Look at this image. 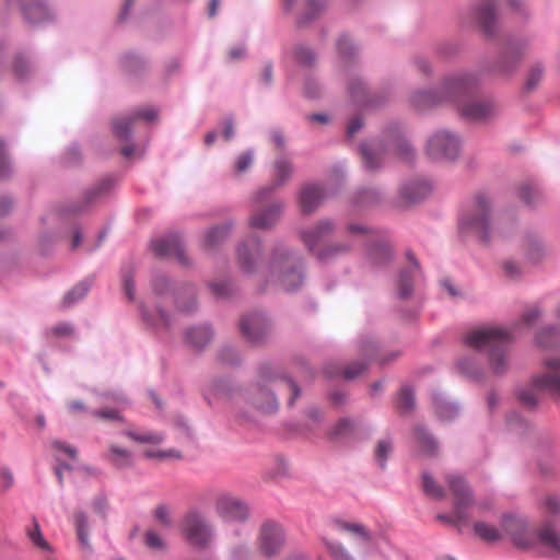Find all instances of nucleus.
Masks as SVG:
<instances>
[{"mask_svg":"<svg viewBox=\"0 0 560 560\" xmlns=\"http://www.w3.org/2000/svg\"><path fill=\"white\" fill-rule=\"evenodd\" d=\"M477 81L470 74H459L447 79L443 84V93L446 98L459 104L462 116L472 121H482L492 117L495 105L490 101L467 100L476 90Z\"/></svg>","mask_w":560,"mask_h":560,"instance_id":"1","label":"nucleus"},{"mask_svg":"<svg viewBox=\"0 0 560 560\" xmlns=\"http://www.w3.org/2000/svg\"><path fill=\"white\" fill-rule=\"evenodd\" d=\"M512 339L509 330L498 326H482L465 336V343L477 351L487 352L493 373L506 370V347Z\"/></svg>","mask_w":560,"mask_h":560,"instance_id":"2","label":"nucleus"},{"mask_svg":"<svg viewBox=\"0 0 560 560\" xmlns=\"http://www.w3.org/2000/svg\"><path fill=\"white\" fill-rule=\"evenodd\" d=\"M548 393L560 398V357H549L542 361V370L535 374L527 387L520 389L522 405L533 408L538 402V394Z\"/></svg>","mask_w":560,"mask_h":560,"instance_id":"3","label":"nucleus"},{"mask_svg":"<svg viewBox=\"0 0 560 560\" xmlns=\"http://www.w3.org/2000/svg\"><path fill=\"white\" fill-rule=\"evenodd\" d=\"M460 230L474 233L482 241H488L492 231L491 200L485 192H478L470 208L459 221Z\"/></svg>","mask_w":560,"mask_h":560,"instance_id":"4","label":"nucleus"},{"mask_svg":"<svg viewBox=\"0 0 560 560\" xmlns=\"http://www.w3.org/2000/svg\"><path fill=\"white\" fill-rule=\"evenodd\" d=\"M179 529L185 540L199 549L208 548L214 537L212 525L198 511L187 512L180 520Z\"/></svg>","mask_w":560,"mask_h":560,"instance_id":"5","label":"nucleus"},{"mask_svg":"<svg viewBox=\"0 0 560 560\" xmlns=\"http://www.w3.org/2000/svg\"><path fill=\"white\" fill-rule=\"evenodd\" d=\"M334 224L328 220H323L318 224L310 230L302 233V240L305 246L312 253H315L320 260H328L335 256L347 252L350 246L347 244H336L328 247L322 245L326 238L332 233Z\"/></svg>","mask_w":560,"mask_h":560,"instance_id":"6","label":"nucleus"},{"mask_svg":"<svg viewBox=\"0 0 560 560\" xmlns=\"http://www.w3.org/2000/svg\"><path fill=\"white\" fill-rule=\"evenodd\" d=\"M447 483L454 498V511L452 515L440 514L438 518L451 524L465 522L467 520L466 510L474 503L470 489L465 480L456 475H450Z\"/></svg>","mask_w":560,"mask_h":560,"instance_id":"7","label":"nucleus"},{"mask_svg":"<svg viewBox=\"0 0 560 560\" xmlns=\"http://www.w3.org/2000/svg\"><path fill=\"white\" fill-rule=\"evenodd\" d=\"M270 271L272 276L277 273L280 284L287 291L295 290L303 280L302 273L293 268L290 254L283 248L275 250L271 258Z\"/></svg>","mask_w":560,"mask_h":560,"instance_id":"8","label":"nucleus"},{"mask_svg":"<svg viewBox=\"0 0 560 560\" xmlns=\"http://www.w3.org/2000/svg\"><path fill=\"white\" fill-rule=\"evenodd\" d=\"M285 536L282 526L275 522H265L257 538L258 551L262 557L273 558L284 546Z\"/></svg>","mask_w":560,"mask_h":560,"instance_id":"9","label":"nucleus"},{"mask_svg":"<svg viewBox=\"0 0 560 560\" xmlns=\"http://www.w3.org/2000/svg\"><path fill=\"white\" fill-rule=\"evenodd\" d=\"M217 515L225 522H245L249 515L248 506L237 497L220 493L214 500Z\"/></svg>","mask_w":560,"mask_h":560,"instance_id":"10","label":"nucleus"},{"mask_svg":"<svg viewBox=\"0 0 560 560\" xmlns=\"http://www.w3.org/2000/svg\"><path fill=\"white\" fill-rule=\"evenodd\" d=\"M502 533L508 535L518 548L530 549L536 544L534 532L529 530L523 517L505 516L502 521Z\"/></svg>","mask_w":560,"mask_h":560,"instance_id":"11","label":"nucleus"},{"mask_svg":"<svg viewBox=\"0 0 560 560\" xmlns=\"http://www.w3.org/2000/svg\"><path fill=\"white\" fill-rule=\"evenodd\" d=\"M427 152L433 160H453L458 155L459 140L447 131H439L430 138Z\"/></svg>","mask_w":560,"mask_h":560,"instance_id":"12","label":"nucleus"},{"mask_svg":"<svg viewBox=\"0 0 560 560\" xmlns=\"http://www.w3.org/2000/svg\"><path fill=\"white\" fill-rule=\"evenodd\" d=\"M534 535L536 538L534 548H539L549 558L560 559V534L553 524H542Z\"/></svg>","mask_w":560,"mask_h":560,"instance_id":"13","label":"nucleus"},{"mask_svg":"<svg viewBox=\"0 0 560 560\" xmlns=\"http://www.w3.org/2000/svg\"><path fill=\"white\" fill-rule=\"evenodd\" d=\"M268 322L261 314L255 313L241 320L243 336L252 343H259L268 332Z\"/></svg>","mask_w":560,"mask_h":560,"instance_id":"14","label":"nucleus"},{"mask_svg":"<svg viewBox=\"0 0 560 560\" xmlns=\"http://www.w3.org/2000/svg\"><path fill=\"white\" fill-rule=\"evenodd\" d=\"M155 117H156V112L151 107L136 110L135 113H132L131 115H128V116L117 117L113 121L114 133L119 139L125 140L131 133V126L137 119L141 118V119L151 121V120L155 119Z\"/></svg>","mask_w":560,"mask_h":560,"instance_id":"15","label":"nucleus"},{"mask_svg":"<svg viewBox=\"0 0 560 560\" xmlns=\"http://www.w3.org/2000/svg\"><path fill=\"white\" fill-rule=\"evenodd\" d=\"M151 247L158 257H175L182 264L187 262L184 247L177 235H168L166 237L153 241Z\"/></svg>","mask_w":560,"mask_h":560,"instance_id":"16","label":"nucleus"},{"mask_svg":"<svg viewBox=\"0 0 560 560\" xmlns=\"http://www.w3.org/2000/svg\"><path fill=\"white\" fill-rule=\"evenodd\" d=\"M292 172H293V168L289 161H287L285 159H278L275 162L273 184L271 186L259 189L254 197L255 202L261 203L262 201H265L269 197V195L272 192L273 189H276L277 187H280L287 183V180L292 175Z\"/></svg>","mask_w":560,"mask_h":560,"instance_id":"17","label":"nucleus"},{"mask_svg":"<svg viewBox=\"0 0 560 560\" xmlns=\"http://www.w3.org/2000/svg\"><path fill=\"white\" fill-rule=\"evenodd\" d=\"M282 209L283 205L280 201H275L266 208L257 209L250 217V226L256 229H270L278 222Z\"/></svg>","mask_w":560,"mask_h":560,"instance_id":"18","label":"nucleus"},{"mask_svg":"<svg viewBox=\"0 0 560 560\" xmlns=\"http://www.w3.org/2000/svg\"><path fill=\"white\" fill-rule=\"evenodd\" d=\"M325 191L317 185H306L301 189L299 202L303 213H311L324 201Z\"/></svg>","mask_w":560,"mask_h":560,"instance_id":"19","label":"nucleus"},{"mask_svg":"<svg viewBox=\"0 0 560 560\" xmlns=\"http://www.w3.org/2000/svg\"><path fill=\"white\" fill-rule=\"evenodd\" d=\"M477 20L483 32L491 36L495 31V4L492 0H483L477 8Z\"/></svg>","mask_w":560,"mask_h":560,"instance_id":"20","label":"nucleus"},{"mask_svg":"<svg viewBox=\"0 0 560 560\" xmlns=\"http://www.w3.org/2000/svg\"><path fill=\"white\" fill-rule=\"evenodd\" d=\"M260 252V245L254 241L250 243V245L244 244L238 247V264L245 272L254 271L256 260L259 257Z\"/></svg>","mask_w":560,"mask_h":560,"instance_id":"21","label":"nucleus"},{"mask_svg":"<svg viewBox=\"0 0 560 560\" xmlns=\"http://www.w3.org/2000/svg\"><path fill=\"white\" fill-rule=\"evenodd\" d=\"M360 153L364 166L370 170H376L380 166L381 155L384 153V147L381 143H363L360 147Z\"/></svg>","mask_w":560,"mask_h":560,"instance_id":"22","label":"nucleus"},{"mask_svg":"<svg viewBox=\"0 0 560 560\" xmlns=\"http://www.w3.org/2000/svg\"><path fill=\"white\" fill-rule=\"evenodd\" d=\"M408 259L410 261V267L404 271H401L398 280V295L400 299H407L410 296L412 292V273L417 270L418 264L413 257V255L408 254Z\"/></svg>","mask_w":560,"mask_h":560,"instance_id":"23","label":"nucleus"},{"mask_svg":"<svg viewBox=\"0 0 560 560\" xmlns=\"http://www.w3.org/2000/svg\"><path fill=\"white\" fill-rule=\"evenodd\" d=\"M253 400L256 407L262 410L264 412H273L278 407L277 400L272 392L265 388L264 386L257 387Z\"/></svg>","mask_w":560,"mask_h":560,"instance_id":"24","label":"nucleus"},{"mask_svg":"<svg viewBox=\"0 0 560 560\" xmlns=\"http://www.w3.org/2000/svg\"><path fill=\"white\" fill-rule=\"evenodd\" d=\"M334 526L339 532H346L353 536H357L360 540L365 544L371 541V534L365 529V527L359 523H350L346 521L337 520L334 522Z\"/></svg>","mask_w":560,"mask_h":560,"instance_id":"25","label":"nucleus"},{"mask_svg":"<svg viewBox=\"0 0 560 560\" xmlns=\"http://www.w3.org/2000/svg\"><path fill=\"white\" fill-rule=\"evenodd\" d=\"M211 336L210 328L201 326L189 329L186 334V340L191 347L201 349L210 341Z\"/></svg>","mask_w":560,"mask_h":560,"instance_id":"26","label":"nucleus"},{"mask_svg":"<svg viewBox=\"0 0 560 560\" xmlns=\"http://www.w3.org/2000/svg\"><path fill=\"white\" fill-rule=\"evenodd\" d=\"M24 14L32 23H38L48 20L50 13L46 5L40 1H32L23 7Z\"/></svg>","mask_w":560,"mask_h":560,"instance_id":"27","label":"nucleus"},{"mask_svg":"<svg viewBox=\"0 0 560 560\" xmlns=\"http://www.w3.org/2000/svg\"><path fill=\"white\" fill-rule=\"evenodd\" d=\"M431 191V186L428 182H417L410 184L402 189V196L410 202H417L424 198Z\"/></svg>","mask_w":560,"mask_h":560,"instance_id":"28","label":"nucleus"},{"mask_svg":"<svg viewBox=\"0 0 560 560\" xmlns=\"http://www.w3.org/2000/svg\"><path fill=\"white\" fill-rule=\"evenodd\" d=\"M74 525L81 549L86 553L91 552V545L88 537V520L84 513L78 512L74 515Z\"/></svg>","mask_w":560,"mask_h":560,"instance_id":"29","label":"nucleus"},{"mask_svg":"<svg viewBox=\"0 0 560 560\" xmlns=\"http://www.w3.org/2000/svg\"><path fill=\"white\" fill-rule=\"evenodd\" d=\"M474 530L480 539L488 542L499 541L503 537L502 529H498L495 526L483 522L476 523Z\"/></svg>","mask_w":560,"mask_h":560,"instance_id":"30","label":"nucleus"},{"mask_svg":"<svg viewBox=\"0 0 560 560\" xmlns=\"http://www.w3.org/2000/svg\"><path fill=\"white\" fill-rule=\"evenodd\" d=\"M518 196L527 205H536L542 199L541 190L532 182H525L520 185Z\"/></svg>","mask_w":560,"mask_h":560,"instance_id":"31","label":"nucleus"},{"mask_svg":"<svg viewBox=\"0 0 560 560\" xmlns=\"http://www.w3.org/2000/svg\"><path fill=\"white\" fill-rule=\"evenodd\" d=\"M434 410L442 421H451L458 415V408L442 397L434 398Z\"/></svg>","mask_w":560,"mask_h":560,"instance_id":"32","label":"nucleus"},{"mask_svg":"<svg viewBox=\"0 0 560 560\" xmlns=\"http://www.w3.org/2000/svg\"><path fill=\"white\" fill-rule=\"evenodd\" d=\"M230 232L229 225L215 226L211 229L205 236L203 245L208 249L215 248L221 242L225 240Z\"/></svg>","mask_w":560,"mask_h":560,"instance_id":"33","label":"nucleus"},{"mask_svg":"<svg viewBox=\"0 0 560 560\" xmlns=\"http://www.w3.org/2000/svg\"><path fill=\"white\" fill-rule=\"evenodd\" d=\"M108 459L113 465L117 467H126L131 464L132 454L126 448L119 447L117 445H110Z\"/></svg>","mask_w":560,"mask_h":560,"instance_id":"34","label":"nucleus"},{"mask_svg":"<svg viewBox=\"0 0 560 560\" xmlns=\"http://www.w3.org/2000/svg\"><path fill=\"white\" fill-rule=\"evenodd\" d=\"M536 342L542 349L560 348V337L553 328L541 330L536 338Z\"/></svg>","mask_w":560,"mask_h":560,"instance_id":"35","label":"nucleus"},{"mask_svg":"<svg viewBox=\"0 0 560 560\" xmlns=\"http://www.w3.org/2000/svg\"><path fill=\"white\" fill-rule=\"evenodd\" d=\"M90 289V284L85 281L78 283L74 285L63 298L62 306L69 307L83 299Z\"/></svg>","mask_w":560,"mask_h":560,"instance_id":"36","label":"nucleus"},{"mask_svg":"<svg viewBox=\"0 0 560 560\" xmlns=\"http://www.w3.org/2000/svg\"><path fill=\"white\" fill-rule=\"evenodd\" d=\"M416 439L419 444L420 451L427 455H434L438 445L435 441L422 428H416Z\"/></svg>","mask_w":560,"mask_h":560,"instance_id":"37","label":"nucleus"},{"mask_svg":"<svg viewBox=\"0 0 560 560\" xmlns=\"http://www.w3.org/2000/svg\"><path fill=\"white\" fill-rule=\"evenodd\" d=\"M411 102L417 109L422 110L438 104L440 100L436 97L434 92L422 91L416 93L412 96Z\"/></svg>","mask_w":560,"mask_h":560,"instance_id":"38","label":"nucleus"},{"mask_svg":"<svg viewBox=\"0 0 560 560\" xmlns=\"http://www.w3.org/2000/svg\"><path fill=\"white\" fill-rule=\"evenodd\" d=\"M422 489L427 495L436 500L444 498L445 494L444 489L429 474L422 475Z\"/></svg>","mask_w":560,"mask_h":560,"instance_id":"39","label":"nucleus"},{"mask_svg":"<svg viewBox=\"0 0 560 560\" xmlns=\"http://www.w3.org/2000/svg\"><path fill=\"white\" fill-rule=\"evenodd\" d=\"M324 542H325V546H326L327 550L329 551L330 556L335 560H354V558L343 547L342 544L335 541V540H328V539H324Z\"/></svg>","mask_w":560,"mask_h":560,"instance_id":"40","label":"nucleus"},{"mask_svg":"<svg viewBox=\"0 0 560 560\" xmlns=\"http://www.w3.org/2000/svg\"><path fill=\"white\" fill-rule=\"evenodd\" d=\"M126 435L136 442L150 444H160L164 439L163 435L153 432L137 433L127 431Z\"/></svg>","mask_w":560,"mask_h":560,"instance_id":"41","label":"nucleus"},{"mask_svg":"<svg viewBox=\"0 0 560 560\" xmlns=\"http://www.w3.org/2000/svg\"><path fill=\"white\" fill-rule=\"evenodd\" d=\"M413 392L409 387H402L397 399V407L402 412H408L413 408Z\"/></svg>","mask_w":560,"mask_h":560,"instance_id":"42","label":"nucleus"},{"mask_svg":"<svg viewBox=\"0 0 560 560\" xmlns=\"http://www.w3.org/2000/svg\"><path fill=\"white\" fill-rule=\"evenodd\" d=\"M541 509L548 515L560 514V498L553 494L546 495L541 502Z\"/></svg>","mask_w":560,"mask_h":560,"instance_id":"43","label":"nucleus"},{"mask_svg":"<svg viewBox=\"0 0 560 560\" xmlns=\"http://www.w3.org/2000/svg\"><path fill=\"white\" fill-rule=\"evenodd\" d=\"M354 423L348 419L340 420L331 430L334 438H346L353 432Z\"/></svg>","mask_w":560,"mask_h":560,"instance_id":"44","label":"nucleus"},{"mask_svg":"<svg viewBox=\"0 0 560 560\" xmlns=\"http://www.w3.org/2000/svg\"><path fill=\"white\" fill-rule=\"evenodd\" d=\"M392 451V444L389 441L383 440L380 441L375 448V459L378 462V465L384 468L385 462L387 459L388 454Z\"/></svg>","mask_w":560,"mask_h":560,"instance_id":"45","label":"nucleus"},{"mask_svg":"<svg viewBox=\"0 0 560 560\" xmlns=\"http://www.w3.org/2000/svg\"><path fill=\"white\" fill-rule=\"evenodd\" d=\"M294 58L296 59L298 62L305 65V66H310L314 62L315 55L307 47L298 46L294 49Z\"/></svg>","mask_w":560,"mask_h":560,"instance_id":"46","label":"nucleus"},{"mask_svg":"<svg viewBox=\"0 0 560 560\" xmlns=\"http://www.w3.org/2000/svg\"><path fill=\"white\" fill-rule=\"evenodd\" d=\"M92 415L95 418L104 420V421H121L122 420L120 411L117 409H112V408L94 410L92 412Z\"/></svg>","mask_w":560,"mask_h":560,"instance_id":"47","label":"nucleus"},{"mask_svg":"<svg viewBox=\"0 0 560 560\" xmlns=\"http://www.w3.org/2000/svg\"><path fill=\"white\" fill-rule=\"evenodd\" d=\"M28 538L31 541L42 550H49L50 546L43 537L38 524L34 523V528L28 532Z\"/></svg>","mask_w":560,"mask_h":560,"instance_id":"48","label":"nucleus"},{"mask_svg":"<svg viewBox=\"0 0 560 560\" xmlns=\"http://www.w3.org/2000/svg\"><path fill=\"white\" fill-rule=\"evenodd\" d=\"M324 0H310L306 8V16L303 22H308L325 9Z\"/></svg>","mask_w":560,"mask_h":560,"instance_id":"49","label":"nucleus"},{"mask_svg":"<svg viewBox=\"0 0 560 560\" xmlns=\"http://www.w3.org/2000/svg\"><path fill=\"white\" fill-rule=\"evenodd\" d=\"M542 74H544L542 68H540L538 66L532 68L527 75V79H526V89L528 91L535 89L537 83L541 80Z\"/></svg>","mask_w":560,"mask_h":560,"instance_id":"50","label":"nucleus"},{"mask_svg":"<svg viewBox=\"0 0 560 560\" xmlns=\"http://www.w3.org/2000/svg\"><path fill=\"white\" fill-rule=\"evenodd\" d=\"M145 319L153 326L156 327H167L168 326V318L166 314L161 311L160 308L156 310L155 315L144 314Z\"/></svg>","mask_w":560,"mask_h":560,"instance_id":"51","label":"nucleus"},{"mask_svg":"<svg viewBox=\"0 0 560 560\" xmlns=\"http://www.w3.org/2000/svg\"><path fill=\"white\" fill-rule=\"evenodd\" d=\"M147 457L149 458H159V459H179L180 453L177 450L171 448L167 451H159V452H147Z\"/></svg>","mask_w":560,"mask_h":560,"instance_id":"52","label":"nucleus"},{"mask_svg":"<svg viewBox=\"0 0 560 560\" xmlns=\"http://www.w3.org/2000/svg\"><path fill=\"white\" fill-rule=\"evenodd\" d=\"M364 369H365V365L363 363H360V362L352 363V364L348 365L342 371V376L346 380L355 378L364 371Z\"/></svg>","mask_w":560,"mask_h":560,"instance_id":"53","label":"nucleus"},{"mask_svg":"<svg viewBox=\"0 0 560 560\" xmlns=\"http://www.w3.org/2000/svg\"><path fill=\"white\" fill-rule=\"evenodd\" d=\"M145 545L152 549H163L164 542L162 538L153 530L145 533Z\"/></svg>","mask_w":560,"mask_h":560,"instance_id":"54","label":"nucleus"},{"mask_svg":"<svg viewBox=\"0 0 560 560\" xmlns=\"http://www.w3.org/2000/svg\"><path fill=\"white\" fill-rule=\"evenodd\" d=\"M253 162V155L249 152L242 153L235 162V168L237 173L245 172Z\"/></svg>","mask_w":560,"mask_h":560,"instance_id":"55","label":"nucleus"},{"mask_svg":"<svg viewBox=\"0 0 560 560\" xmlns=\"http://www.w3.org/2000/svg\"><path fill=\"white\" fill-rule=\"evenodd\" d=\"M210 288L217 296L225 298L232 293V285L228 282H214Z\"/></svg>","mask_w":560,"mask_h":560,"instance_id":"56","label":"nucleus"},{"mask_svg":"<svg viewBox=\"0 0 560 560\" xmlns=\"http://www.w3.org/2000/svg\"><path fill=\"white\" fill-rule=\"evenodd\" d=\"M10 165L5 156L4 144L0 141V179L10 175Z\"/></svg>","mask_w":560,"mask_h":560,"instance_id":"57","label":"nucleus"},{"mask_svg":"<svg viewBox=\"0 0 560 560\" xmlns=\"http://www.w3.org/2000/svg\"><path fill=\"white\" fill-rule=\"evenodd\" d=\"M154 515L160 524L164 526H168L171 524L170 510L165 505L158 506L155 509Z\"/></svg>","mask_w":560,"mask_h":560,"instance_id":"58","label":"nucleus"},{"mask_svg":"<svg viewBox=\"0 0 560 560\" xmlns=\"http://www.w3.org/2000/svg\"><path fill=\"white\" fill-rule=\"evenodd\" d=\"M540 316V311L536 306H530L525 310L522 315V322L526 325H529L537 320Z\"/></svg>","mask_w":560,"mask_h":560,"instance_id":"59","label":"nucleus"},{"mask_svg":"<svg viewBox=\"0 0 560 560\" xmlns=\"http://www.w3.org/2000/svg\"><path fill=\"white\" fill-rule=\"evenodd\" d=\"M526 257L528 261L536 264L538 262L542 257V248L538 243H535L532 245V247L528 249Z\"/></svg>","mask_w":560,"mask_h":560,"instance_id":"60","label":"nucleus"},{"mask_svg":"<svg viewBox=\"0 0 560 560\" xmlns=\"http://www.w3.org/2000/svg\"><path fill=\"white\" fill-rule=\"evenodd\" d=\"M52 447L57 451L65 453L72 459L77 457V450L69 444L62 443L60 441H55L52 442Z\"/></svg>","mask_w":560,"mask_h":560,"instance_id":"61","label":"nucleus"},{"mask_svg":"<svg viewBox=\"0 0 560 560\" xmlns=\"http://www.w3.org/2000/svg\"><path fill=\"white\" fill-rule=\"evenodd\" d=\"M503 270L505 275L512 279L517 278L521 275V269L518 265L514 261H505L503 264Z\"/></svg>","mask_w":560,"mask_h":560,"instance_id":"62","label":"nucleus"},{"mask_svg":"<svg viewBox=\"0 0 560 560\" xmlns=\"http://www.w3.org/2000/svg\"><path fill=\"white\" fill-rule=\"evenodd\" d=\"M397 151L399 156L405 160H409L413 155V151L407 142H400L397 145Z\"/></svg>","mask_w":560,"mask_h":560,"instance_id":"63","label":"nucleus"},{"mask_svg":"<svg viewBox=\"0 0 560 560\" xmlns=\"http://www.w3.org/2000/svg\"><path fill=\"white\" fill-rule=\"evenodd\" d=\"M282 385L285 386L288 388V390L292 394V397L290 398V401H289L290 405H292L293 401L299 397L300 389H299L298 385L290 380L284 381V383Z\"/></svg>","mask_w":560,"mask_h":560,"instance_id":"64","label":"nucleus"}]
</instances>
